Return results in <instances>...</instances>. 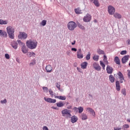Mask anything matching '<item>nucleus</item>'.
I'll return each mask as SVG.
<instances>
[{"label":"nucleus","mask_w":130,"mask_h":130,"mask_svg":"<svg viewBox=\"0 0 130 130\" xmlns=\"http://www.w3.org/2000/svg\"><path fill=\"white\" fill-rule=\"evenodd\" d=\"M55 98H57L58 99H59L60 100H66L67 99V98H66V96H55Z\"/></svg>","instance_id":"nucleus-31"},{"label":"nucleus","mask_w":130,"mask_h":130,"mask_svg":"<svg viewBox=\"0 0 130 130\" xmlns=\"http://www.w3.org/2000/svg\"><path fill=\"white\" fill-rule=\"evenodd\" d=\"M77 120L78 117L74 115L71 117V122H72V123H75V122H77Z\"/></svg>","instance_id":"nucleus-21"},{"label":"nucleus","mask_w":130,"mask_h":130,"mask_svg":"<svg viewBox=\"0 0 130 130\" xmlns=\"http://www.w3.org/2000/svg\"><path fill=\"white\" fill-rule=\"evenodd\" d=\"M77 58L80 59L83 58L84 57V55L82 54V50L81 49H78L77 51Z\"/></svg>","instance_id":"nucleus-10"},{"label":"nucleus","mask_w":130,"mask_h":130,"mask_svg":"<svg viewBox=\"0 0 130 130\" xmlns=\"http://www.w3.org/2000/svg\"><path fill=\"white\" fill-rule=\"evenodd\" d=\"M27 56H29V57H35L36 54L34 52H28L27 53Z\"/></svg>","instance_id":"nucleus-24"},{"label":"nucleus","mask_w":130,"mask_h":130,"mask_svg":"<svg viewBox=\"0 0 130 130\" xmlns=\"http://www.w3.org/2000/svg\"><path fill=\"white\" fill-rule=\"evenodd\" d=\"M71 50H72V51H75V52H76V51H77V49L76 48H72V49H71Z\"/></svg>","instance_id":"nucleus-54"},{"label":"nucleus","mask_w":130,"mask_h":130,"mask_svg":"<svg viewBox=\"0 0 130 130\" xmlns=\"http://www.w3.org/2000/svg\"><path fill=\"white\" fill-rule=\"evenodd\" d=\"M127 76L129 79H130V70H127Z\"/></svg>","instance_id":"nucleus-53"},{"label":"nucleus","mask_w":130,"mask_h":130,"mask_svg":"<svg viewBox=\"0 0 130 130\" xmlns=\"http://www.w3.org/2000/svg\"><path fill=\"white\" fill-rule=\"evenodd\" d=\"M92 58L95 61H98V60H99V56L96 55H94Z\"/></svg>","instance_id":"nucleus-34"},{"label":"nucleus","mask_w":130,"mask_h":130,"mask_svg":"<svg viewBox=\"0 0 130 130\" xmlns=\"http://www.w3.org/2000/svg\"><path fill=\"white\" fill-rule=\"evenodd\" d=\"M121 93L124 95V96H126V91L125 88L121 89Z\"/></svg>","instance_id":"nucleus-37"},{"label":"nucleus","mask_w":130,"mask_h":130,"mask_svg":"<svg viewBox=\"0 0 130 130\" xmlns=\"http://www.w3.org/2000/svg\"><path fill=\"white\" fill-rule=\"evenodd\" d=\"M93 69L98 72L101 71V67L100 66L99 64L97 62H94L93 64Z\"/></svg>","instance_id":"nucleus-8"},{"label":"nucleus","mask_w":130,"mask_h":130,"mask_svg":"<svg viewBox=\"0 0 130 130\" xmlns=\"http://www.w3.org/2000/svg\"><path fill=\"white\" fill-rule=\"evenodd\" d=\"M127 53V51H126V50H123L121 51L120 54L121 55H124V54H126Z\"/></svg>","instance_id":"nucleus-40"},{"label":"nucleus","mask_w":130,"mask_h":130,"mask_svg":"<svg viewBox=\"0 0 130 130\" xmlns=\"http://www.w3.org/2000/svg\"><path fill=\"white\" fill-rule=\"evenodd\" d=\"M51 108H52V109H55V110L57 109V108H56V107H54V106H52V107H51Z\"/></svg>","instance_id":"nucleus-58"},{"label":"nucleus","mask_w":130,"mask_h":130,"mask_svg":"<svg viewBox=\"0 0 130 130\" xmlns=\"http://www.w3.org/2000/svg\"><path fill=\"white\" fill-rule=\"evenodd\" d=\"M114 61L116 64H120V60L118 56H115L114 58Z\"/></svg>","instance_id":"nucleus-22"},{"label":"nucleus","mask_w":130,"mask_h":130,"mask_svg":"<svg viewBox=\"0 0 130 130\" xmlns=\"http://www.w3.org/2000/svg\"><path fill=\"white\" fill-rule=\"evenodd\" d=\"M21 51L24 54L28 53V49L25 44L21 47Z\"/></svg>","instance_id":"nucleus-17"},{"label":"nucleus","mask_w":130,"mask_h":130,"mask_svg":"<svg viewBox=\"0 0 130 130\" xmlns=\"http://www.w3.org/2000/svg\"><path fill=\"white\" fill-rule=\"evenodd\" d=\"M106 71L107 74H112L113 73V68L109 66H107Z\"/></svg>","instance_id":"nucleus-14"},{"label":"nucleus","mask_w":130,"mask_h":130,"mask_svg":"<svg viewBox=\"0 0 130 130\" xmlns=\"http://www.w3.org/2000/svg\"><path fill=\"white\" fill-rule=\"evenodd\" d=\"M16 60L17 62L20 63V59H19V58H17L16 59Z\"/></svg>","instance_id":"nucleus-57"},{"label":"nucleus","mask_w":130,"mask_h":130,"mask_svg":"<svg viewBox=\"0 0 130 130\" xmlns=\"http://www.w3.org/2000/svg\"><path fill=\"white\" fill-rule=\"evenodd\" d=\"M75 12L76 14H77V15H79V14H81V11H80V10H79V9H75Z\"/></svg>","instance_id":"nucleus-39"},{"label":"nucleus","mask_w":130,"mask_h":130,"mask_svg":"<svg viewBox=\"0 0 130 130\" xmlns=\"http://www.w3.org/2000/svg\"><path fill=\"white\" fill-rule=\"evenodd\" d=\"M91 3H93L95 7L98 8L100 7V4L99 3V1L98 0H90Z\"/></svg>","instance_id":"nucleus-19"},{"label":"nucleus","mask_w":130,"mask_h":130,"mask_svg":"<svg viewBox=\"0 0 130 130\" xmlns=\"http://www.w3.org/2000/svg\"><path fill=\"white\" fill-rule=\"evenodd\" d=\"M43 130H49V129H48V127H47V126H44L43 127Z\"/></svg>","instance_id":"nucleus-52"},{"label":"nucleus","mask_w":130,"mask_h":130,"mask_svg":"<svg viewBox=\"0 0 130 130\" xmlns=\"http://www.w3.org/2000/svg\"><path fill=\"white\" fill-rule=\"evenodd\" d=\"M68 28L70 31H74L77 28V23L74 21H70L68 24Z\"/></svg>","instance_id":"nucleus-3"},{"label":"nucleus","mask_w":130,"mask_h":130,"mask_svg":"<svg viewBox=\"0 0 130 130\" xmlns=\"http://www.w3.org/2000/svg\"><path fill=\"white\" fill-rule=\"evenodd\" d=\"M17 42H18V43H19V45H22V46L25 45V44L24 43H22L21 40H17Z\"/></svg>","instance_id":"nucleus-41"},{"label":"nucleus","mask_w":130,"mask_h":130,"mask_svg":"<svg viewBox=\"0 0 130 130\" xmlns=\"http://www.w3.org/2000/svg\"><path fill=\"white\" fill-rule=\"evenodd\" d=\"M85 58L86 60H90V58H91V53L90 52H88L87 54L86 55Z\"/></svg>","instance_id":"nucleus-32"},{"label":"nucleus","mask_w":130,"mask_h":130,"mask_svg":"<svg viewBox=\"0 0 130 130\" xmlns=\"http://www.w3.org/2000/svg\"><path fill=\"white\" fill-rule=\"evenodd\" d=\"M38 42L36 40H29L26 41V46L29 49H35L37 47Z\"/></svg>","instance_id":"nucleus-1"},{"label":"nucleus","mask_w":130,"mask_h":130,"mask_svg":"<svg viewBox=\"0 0 130 130\" xmlns=\"http://www.w3.org/2000/svg\"><path fill=\"white\" fill-rule=\"evenodd\" d=\"M74 67H77V64L76 63H74Z\"/></svg>","instance_id":"nucleus-62"},{"label":"nucleus","mask_w":130,"mask_h":130,"mask_svg":"<svg viewBox=\"0 0 130 130\" xmlns=\"http://www.w3.org/2000/svg\"><path fill=\"white\" fill-rule=\"evenodd\" d=\"M62 116H66L67 115L68 117H71L72 115L71 114V110L65 109L61 111Z\"/></svg>","instance_id":"nucleus-5"},{"label":"nucleus","mask_w":130,"mask_h":130,"mask_svg":"<svg viewBox=\"0 0 130 130\" xmlns=\"http://www.w3.org/2000/svg\"><path fill=\"white\" fill-rule=\"evenodd\" d=\"M84 111V108L82 107H78V113H82Z\"/></svg>","instance_id":"nucleus-36"},{"label":"nucleus","mask_w":130,"mask_h":130,"mask_svg":"<svg viewBox=\"0 0 130 130\" xmlns=\"http://www.w3.org/2000/svg\"><path fill=\"white\" fill-rule=\"evenodd\" d=\"M104 61H106L107 63H108V61H107V56H106V55H104Z\"/></svg>","instance_id":"nucleus-48"},{"label":"nucleus","mask_w":130,"mask_h":130,"mask_svg":"<svg viewBox=\"0 0 130 130\" xmlns=\"http://www.w3.org/2000/svg\"><path fill=\"white\" fill-rule=\"evenodd\" d=\"M81 119H82V120H86V119H88V117H87V114H85V113H82L81 114Z\"/></svg>","instance_id":"nucleus-29"},{"label":"nucleus","mask_w":130,"mask_h":130,"mask_svg":"<svg viewBox=\"0 0 130 130\" xmlns=\"http://www.w3.org/2000/svg\"><path fill=\"white\" fill-rule=\"evenodd\" d=\"M108 9V13L110 15H114V13H115V8H114L113 6H109Z\"/></svg>","instance_id":"nucleus-6"},{"label":"nucleus","mask_w":130,"mask_h":130,"mask_svg":"<svg viewBox=\"0 0 130 130\" xmlns=\"http://www.w3.org/2000/svg\"><path fill=\"white\" fill-rule=\"evenodd\" d=\"M43 90L44 92H48V87H43Z\"/></svg>","instance_id":"nucleus-42"},{"label":"nucleus","mask_w":130,"mask_h":130,"mask_svg":"<svg viewBox=\"0 0 130 130\" xmlns=\"http://www.w3.org/2000/svg\"><path fill=\"white\" fill-rule=\"evenodd\" d=\"M129 57V55H125L121 59L122 63H126L127 62V60H128V58Z\"/></svg>","instance_id":"nucleus-13"},{"label":"nucleus","mask_w":130,"mask_h":130,"mask_svg":"<svg viewBox=\"0 0 130 130\" xmlns=\"http://www.w3.org/2000/svg\"><path fill=\"white\" fill-rule=\"evenodd\" d=\"M5 56L7 59H10V55H9V54L8 53L5 54Z\"/></svg>","instance_id":"nucleus-47"},{"label":"nucleus","mask_w":130,"mask_h":130,"mask_svg":"<svg viewBox=\"0 0 130 130\" xmlns=\"http://www.w3.org/2000/svg\"><path fill=\"white\" fill-rule=\"evenodd\" d=\"M92 19V16L89 14H86L83 18L84 22H90Z\"/></svg>","instance_id":"nucleus-7"},{"label":"nucleus","mask_w":130,"mask_h":130,"mask_svg":"<svg viewBox=\"0 0 130 130\" xmlns=\"http://www.w3.org/2000/svg\"><path fill=\"white\" fill-rule=\"evenodd\" d=\"M49 92L50 93V94L51 95V96H53V95H54L53 94V91H52L51 89H50L49 90Z\"/></svg>","instance_id":"nucleus-49"},{"label":"nucleus","mask_w":130,"mask_h":130,"mask_svg":"<svg viewBox=\"0 0 130 130\" xmlns=\"http://www.w3.org/2000/svg\"><path fill=\"white\" fill-rule=\"evenodd\" d=\"M67 53L68 55H70V52L68 51V52H67Z\"/></svg>","instance_id":"nucleus-61"},{"label":"nucleus","mask_w":130,"mask_h":130,"mask_svg":"<svg viewBox=\"0 0 130 130\" xmlns=\"http://www.w3.org/2000/svg\"><path fill=\"white\" fill-rule=\"evenodd\" d=\"M7 24H8V20L0 19V25H7Z\"/></svg>","instance_id":"nucleus-30"},{"label":"nucleus","mask_w":130,"mask_h":130,"mask_svg":"<svg viewBox=\"0 0 130 130\" xmlns=\"http://www.w3.org/2000/svg\"><path fill=\"white\" fill-rule=\"evenodd\" d=\"M56 104L57 107H63V106H64V104L62 102H59L58 103H57Z\"/></svg>","instance_id":"nucleus-28"},{"label":"nucleus","mask_w":130,"mask_h":130,"mask_svg":"<svg viewBox=\"0 0 130 130\" xmlns=\"http://www.w3.org/2000/svg\"><path fill=\"white\" fill-rule=\"evenodd\" d=\"M11 45L14 49H17V48H18V43H17L15 41H13L11 42Z\"/></svg>","instance_id":"nucleus-18"},{"label":"nucleus","mask_w":130,"mask_h":130,"mask_svg":"<svg viewBox=\"0 0 130 130\" xmlns=\"http://www.w3.org/2000/svg\"><path fill=\"white\" fill-rule=\"evenodd\" d=\"M80 66L81 67V69L85 70L87 69V67L88 66V62L87 61H84L81 63Z\"/></svg>","instance_id":"nucleus-15"},{"label":"nucleus","mask_w":130,"mask_h":130,"mask_svg":"<svg viewBox=\"0 0 130 130\" xmlns=\"http://www.w3.org/2000/svg\"><path fill=\"white\" fill-rule=\"evenodd\" d=\"M45 101H46V102H48V103H55L56 102V100L51 99V98H44Z\"/></svg>","instance_id":"nucleus-9"},{"label":"nucleus","mask_w":130,"mask_h":130,"mask_svg":"<svg viewBox=\"0 0 130 130\" xmlns=\"http://www.w3.org/2000/svg\"><path fill=\"white\" fill-rule=\"evenodd\" d=\"M86 109L87 110H88L89 112H90L92 116H94V117H95V115H96V113H95V111H94V110H93V109L91 108H87Z\"/></svg>","instance_id":"nucleus-16"},{"label":"nucleus","mask_w":130,"mask_h":130,"mask_svg":"<svg viewBox=\"0 0 130 130\" xmlns=\"http://www.w3.org/2000/svg\"><path fill=\"white\" fill-rule=\"evenodd\" d=\"M114 130H120V129H121V127H114Z\"/></svg>","instance_id":"nucleus-55"},{"label":"nucleus","mask_w":130,"mask_h":130,"mask_svg":"<svg viewBox=\"0 0 130 130\" xmlns=\"http://www.w3.org/2000/svg\"><path fill=\"white\" fill-rule=\"evenodd\" d=\"M76 44V41H74V42L72 43V45H75Z\"/></svg>","instance_id":"nucleus-59"},{"label":"nucleus","mask_w":130,"mask_h":130,"mask_svg":"<svg viewBox=\"0 0 130 130\" xmlns=\"http://www.w3.org/2000/svg\"><path fill=\"white\" fill-rule=\"evenodd\" d=\"M97 52L99 54H105L104 51L103 50H101L100 49H98L97 50Z\"/></svg>","instance_id":"nucleus-33"},{"label":"nucleus","mask_w":130,"mask_h":130,"mask_svg":"<svg viewBox=\"0 0 130 130\" xmlns=\"http://www.w3.org/2000/svg\"><path fill=\"white\" fill-rule=\"evenodd\" d=\"M34 64H36V61H35V60H34L32 62H30L29 63V66H34Z\"/></svg>","instance_id":"nucleus-45"},{"label":"nucleus","mask_w":130,"mask_h":130,"mask_svg":"<svg viewBox=\"0 0 130 130\" xmlns=\"http://www.w3.org/2000/svg\"><path fill=\"white\" fill-rule=\"evenodd\" d=\"M18 37L19 39H23L25 40V39H27L28 34H26L25 32L20 31Z\"/></svg>","instance_id":"nucleus-4"},{"label":"nucleus","mask_w":130,"mask_h":130,"mask_svg":"<svg viewBox=\"0 0 130 130\" xmlns=\"http://www.w3.org/2000/svg\"><path fill=\"white\" fill-rule=\"evenodd\" d=\"M1 103H2V104L7 103V99H4L3 101H1Z\"/></svg>","instance_id":"nucleus-50"},{"label":"nucleus","mask_w":130,"mask_h":130,"mask_svg":"<svg viewBox=\"0 0 130 130\" xmlns=\"http://www.w3.org/2000/svg\"><path fill=\"white\" fill-rule=\"evenodd\" d=\"M77 70L79 73H82V69H81L80 68L77 67Z\"/></svg>","instance_id":"nucleus-51"},{"label":"nucleus","mask_w":130,"mask_h":130,"mask_svg":"<svg viewBox=\"0 0 130 130\" xmlns=\"http://www.w3.org/2000/svg\"><path fill=\"white\" fill-rule=\"evenodd\" d=\"M72 106H68L67 107V109H72Z\"/></svg>","instance_id":"nucleus-56"},{"label":"nucleus","mask_w":130,"mask_h":130,"mask_svg":"<svg viewBox=\"0 0 130 130\" xmlns=\"http://www.w3.org/2000/svg\"><path fill=\"white\" fill-rule=\"evenodd\" d=\"M46 20H43L42 21V22L40 23V25L44 26L45 25H46Z\"/></svg>","instance_id":"nucleus-35"},{"label":"nucleus","mask_w":130,"mask_h":130,"mask_svg":"<svg viewBox=\"0 0 130 130\" xmlns=\"http://www.w3.org/2000/svg\"><path fill=\"white\" fill-rule=\"evenodd\" d=\"M100 64L103 68V70H105V64L102 61H100Z\"/></svg>","instance_id":"nucleus-38"},{"label":"nucleus","mask_w":130,"mask_h":130,"mask_svg":"<svg viewBox=\"0 0 130 130\" xmlns=\"http://www.w3.org/2000/svg\"><path fill=\"white\" fill-rule=\"evenodd\" d=\"M114 17L116 19H121V15L118 13H116L114 14Z\"/></svg>","instance_id":"nucleus-25"},{"label":"nucleus","mask_w":130,"mask_h":130,"mask_svg":"<svg viewBox=\"0 0 130 130\" xmlns=\"http://www.w3.org/2000/svg\"><path fill=\"white\" fill-rule=\"evenodd\" d=\"M73 110L74 112H76V113L79 112V108L74 107L73 108Z\"/></svg>","instance_id":"nucleus-43"},{"label":"nucleus","mask_w":130,"mask_h":130,"mask_svg":"<svg viewBox=\"0 0 130 130\" xmlns=\"http://www.w3.org/2000/svg\"><path fill=\"white\" fill-rule=\"evenodd\" d=\"M6 30L9 38H10V39H14L15 28L11 26H9L6 28Z\"/></svg>","instance_id":"nucleus-2"},{"label":"nucleus","mask_w":130,"mask_h":130,"mask_svg":"<svg viewBox=\"0 0 130 130\" xmlns=\"http://www.w3.org/2000/svg\"><path fill=\"white\" fill-rule=\"evenodd\" d=\"M127 42H128V45H129V44H130V39H128L127 40Z\"/></svg>","instance_id":"nucleus-60"},{"label":"nucleus","mask_w":130,"mask_h":130,"mask_svg":"<svg viewBox=\"0 0 130 130\" xmlns=\"http://www.w3.org/2000/svg\"><path fill=\"white\" fill-rule=\"evenodd\" d=\"M123 127H124V128H128V127H129V125L127 124H125L123 125Z\"/></svg>","instance_id":"nucleus-46"},{"label":"nucleus","mask_w":130,"mask_h":130,"mask_svg":"<svg viewBox=\"0 0 130 130\" xmlns=\"http://www.w3.org/2000/svg\"><path fill=\"white\" fill-rule=\"evenodd\" d=\"M118 76H119L118 78L120 79V83L122 84V83H123V81L124 80L123 75L121 72H119L118 73Z\"/></svg>","instance_id":"nucleus-11"},{"label":"nucleus","mask_w":130,"mask_h":130,"mask_svg":"<svg viewBox=\"0 0 130 130\" xmlns=\"http://www.w3.org/2000/svg\"><path fill=\"white\" fill-rule=\"evenodd\" d=\"M94 22H95V23L97 22V20H94Z\"/></svg>","instance_id":"nucleus-63"},{"label":"nucleus","mask_w":130,"mask_h":130,"mask_svg":"<svg viewBox=\"0 0 130 130\" xmlns=\"http://www.w3.org/2000/svg\"><path fill=\"white\" fill-rule=\"evenodd\" d=\"M56 87L58 90H60V84H59L58 82L56 83Z\"/></svg>","instance_id":"nucleus-44"},{"label":"nucleus","mask_w":130,"mask_h":130,"mask_svg":"<svg viewBox=\"0 0 130 130\" xmlns=\"http://www.w3.org/2000/svg\"><path fill=\"white\" fill-rule=\"evenodd\" d=\"M46 70L47 73H51V71H52V67H51L50 64L47 66L46 67Z\"/></svg>","instance_id":"nucleus-20"},{"label":"nucleus","mask_w":130,"mask_h":130,"mask_svg":"<svg viewBox=\"0 0 130 130\" xmlns=\"http://www.w3.org/2000/svg\"><path fill=\"white\" fill-rule=\"evenodd\" d=\"M76 25H77L78 27L80 28V29H81L82 30H85L86 29L82 24L80 23L79 22H77Z\"/></svg>","instance_id":"nucleus-26"},{"label":"nucleus","mask_w":130,"mask_h":130,"mask_svg":"<svg viewBox=\"0 0 130 130\" xmlns=\"http://www.w3.org/2000/svg\"><path fill=\"white\" fill-rule=\"evenodd\" d=\"M0 36L7 38L8 37V34H7V31L0 29Z\"/></svg>","instance_id":"nucleus-12"},{"label":"nucleus","mask_w":130,"mask_h":130,"mask_svg":"<svg viewBox=\"0 0 130 130\" xmlns=\"http://www.w3.org/2000/svg\"><path fill=\"white\" fill-rule=\"evenodd\" d=\"M109 80L111 83H114V80H115V78H114V77H113V75H110Z\"/></svg>","instance_id":"nucleus-27"},{"label":"nucleus","mask_w":130,"mask_h":130,"mask_svg":"<svg viewBox=\"0 0 130 130\" xmlns=\"http://www.w3.org/2000/svg\"><path fill=\"white\" fill-rule=\"evenodd\" d=\"M116 89L117 91H120V85L119 81H116Z\"/></svg>","instance_id":"nucleus-23"}]
</instances>
